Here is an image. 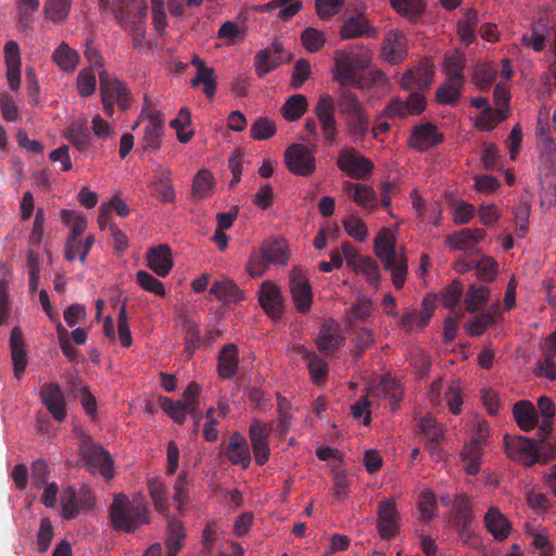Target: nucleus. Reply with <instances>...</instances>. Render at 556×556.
<instances>
[{
  "instance_id": "obj_15",
  "label": "nucleus",
  "mask_w": 556,
  "mask_h": 556,
  "mask_svg": "<svg viewBox=\"0 0 556 556\" xmlns=\"http://www.w3.org/2000/svg\"><path fill=\"white\" fill-rule=\"evenodd\" d=\"M146 116L148 124L143 128V137L140 141L144 152H156L161 149L162 137L164 134V118L160 111H151L146 114L141 113V117Z\"/></svg>"
},
{
  "instance_id": "obj_2",
  "label": "nucleus",
  "mask_w": 556,
  "mask_h": 556,
  "mask_svg": "<svg viewBox=\"0 0 556 556\" xmlns=\"http://www.w3.org/2000/svg\"><path fill=\"white\" fill-rule=\"evenodd\" d=\"M372 56V51L363 45H354L336 51L333 80L340 85V88L356 86L359 78L357 71L368 68Z\"/></svg>"
},
{
  "instance_id": "obj_49",
  "label": "nucleus",
  "mask_w": 556,
  "mask_h": 556,
  "mask_svg": "<svg viewBox=\"0 0 556 556\" xmlns=\"http://www.w3.org/2000/svg\"><path fill=\"white\" fill-rule=\"evenodd\" d=\"M353 270L357 274L363 275L367 282L372 286L376 290L379 289L380 283V270L377 262L370 256H364L353 267Z\"/></svg>"
},
{
  "instance_id": "obj_60",
  "label": "nucleus",
  "mask_w": 556,
  "mask_h": 556,
  "mask_svg": "<svg viewBox=\"0 0 556 556\" xmlns=\"http://www.w3.org/2000/svg\"><path fill=\"white\" fill-rule=\"evenodd\" d=\"M277 131L274 121L268 117H257L250 128V136L254 140H267L271 138Z\"/></svg>"
},
{
  "instance_id": "obj_43",
  "label": "nucleus",
  "mask_w": 556,
  "mask_h": 556,
  "mask_svg": "<svg viewBox=\"0 0 556 556\" xmlns=\"http://www.w3.org/2000/svg\"><path fill=\"white\" fill-rule=\"evenodd\" d=\"M479 16L476 9H468L464 13V18L457 23V35L460 40L469 46L476 40V28L479 24Z\"/></svg>"
},
{
  "instance_id": "obj_38",
  "label": "nucleus",
  "mask_w": 556,
  "mask_h": 556,
  "mask_svg": "<svg viewBox=\"0 0 556 556\" xmlns=\"http://www.w3.org/2000/svg\"><path fill=\"white\" fill-rule=\"evenodd\" d=\"M147 488L154 509L164 517H169L166 485L159 478H150L147 481Z\"/></svg>"
},
{
  "instance_id": "obj_20",
  "label": "nucleus",
  "mask_w": 556,
  "mask_h": 556,
  "mask_svg": "<svg viewBox=\"0 0 556 556\" xmlns=\"http://www.w3.org/2000/svg\"><path fill=\"white\" fill-rule=\"evenodd\" d=\"M345 342L341 334L340 327L332 319L325 321L315 340L318 351L325 355H332Z\"/></svg>"
},
{
  "instance_id": "obj_8",
  "label": "nucleus",
  "mask_w": 556,
  "mask_h": 556,
  "mask_svg": "<svg viewBox=\"0 0 556 556\" xmlns=\"http://www.w3.org/2000/svg\"><path fill=\"white\" fill-rule=\"evenodd\" d=\"M338 168L352 179L364 180L371 176L374 163L354 148L342 149L337 159Z\"/></svg>"
},
{
  "instance_id": "obj_23",
  "label": "nucleus",
  "mask_w": 556,
  "mask_h": 556,
  "mask_svg": "<svg viewBox=\"0 0 556 556\" xmlns=\"http://www.w3.org/2000/svg\"><path fill=\"white\" fill-rule=\"evenodd\" d=\"M144 0H113L111 11L119 25H126L132 20L144 18L147 14Z\"/></svg>"
},
{
  "instance_id": "obj_40",
  "label": "nucleus",
  "mask_w": 556,
  "mask_h": 556,
  "mask_svg": "<svg viewBox=\"0 0 556 556\" xmlns=\"http://www.w3.org/2000/svg\"><path fill=\"white\" fill-rule=\"evenodd\" d=\"M215 179L208 169H200L193 178L191 198L195 201L203 200L212 195Z\"/></svg>"
},
{
  "instance_id": "obj_57",
  "label": "nucleus",
  "mask_w": 556,
  "mask_h": 556,
  "mask_svg": "<svg viewBox=\"0 0 556 556\" xmlns=\"http://www.w3.org/2000/svg\"><path fill=\"white\" fill-rule=\"evenodd\" d=\"M199 394L200 386L195 382H191L182 394V403L189 408V415L194 419V431H198L201 420V415L199 414Z\"/></svg>"
},
{
  "instance_id": "obj_30",
  "label": "nucleus",
  "mask_w": 556,
  "mask_h": 556,
  "mask_svg": "<svg viewBox=\"0 0 556 556\" xmlns=\"http://www.w3.org/2000/svg\"><path fill=\"white\" fill-rule=\"evenodd\" d=\"M148 266L160 277H166L173 268L172 250L168 244H160L147 253Z\"/></svg>"
},
{
  "instance_id": "obj_6",
  "label": "nucleus",
  "mask_w": 556,
  "mask_h": 556,
  "mask_svg": "<svg viewBox=\"0 0 556 556\" xmlns=\"http://www.w3.org/2000/svg\"><path fill=\"white\" fill-rule=\"evenodd\" d=\"M79 456L85 467L92 473L99 472L106 480L114 477V462L110 453L89 438L79 445Z\"/></svg>"
},
{
  "instance_id": "obj_54",
  "label": "nucleus",
  "mask_w": 556,
  "mask_h": 556,
  "mask_svg": "<svg viewBox=\"0 0 556 556\" xmlns=\"http://www.w3.org/2000/svg\"><path fill=\"white\" fill-rule=\"evenodd\" d=\"M73 0H46L45 14L46 17L53 23H60L66 20L71 12Z\"/></svg>"
},
{
  "instance_id": "obj_24",
  "label": "nucleus",
  "mask_w": 556,
  "mask_h": 556,
  "mask_svg": "<svg viewBox=\"0 0 556 556\" xmlns=\"http://www.w3.org/2000/svg\"><path fill=\"white\" fill-rule=\"evenodd\" d=\"M343 190L357 206L369 212L378 208L377 193L372 187L365 184L344 181Z\"/></svg>"
},
{
  "instance_id": "obj_16",
  "label": "nucleus",
  "mask_w": 556,
  "mask_h": 556,
  "mask_svg": "<svg viewBox=\"0 0 556 556\" xmlns=\"http://www.w3.org/2000/svg\"><path fill=\"white\" fill-rule=\"evenodd\" d=\"M257 296L260 305L265 313L274 320L280 319L285 300L278 286L271 280L263 281Z\"/></svg>"
},
{
  "instance_id": "obj_33",
  "label": "nucleus",
  "mask_w": 556,
  "mask_h": 556,
  "mask_svg": "<svg viewBox=\"0 0 556 556\" xmlns=\"http://www.w3.org/2000/svg\"><path fill=\"white\" fill-rule=\"evenodd\" d=\"M466 64L467 58L459 50L446 52L443 58L445 79L465 83L464 70Z\"/></svg>"
},
{
  "instance_id": "obj_58",
  "label": "nucleus",
  "mask_w": 556,
  "mask_h": 556,
  "mask_svg": "<svg viewBox=\"0 0 556 556\" xmlns=\"http://www.w3.org/2000/svg\"><path fill=\"white\" fill-rule=\"evenodd\" d=\"M87 228V220L83 215L75 217V220L72 223V230L67 237L65 244V258L70 262H73L76 258V252L74 251V247L76 244V239L85 232Z\"/></svg>"
},
{
  "instance_id": "obj_47",
  "label": "nucleus",
  "mask_w": 556,
  "mask_h": 556,
  "mask_svg": "<svg viewBox=\"0 0 556 556\" xmlns=\"http://www.w3.org/2000/svg\"><path fill=\"white\" fill-rule=\"evenodd\" d=\"M184 351L182 356L190 359L201 346V334L198 325L192 320L184 321Z\"/></svg>"
},
{
  "instance_id": "obj_4",
  "label": "nucleus",
  "mask_w": 556,
  "mask_h": 556,
  "mask_svg": "<svg viewBox=\"0 0 556 556\" xmlns=\"http://www.w3.org/2000/svg\"><path fill=\"white\" fill-rule=\"evenodd\" d=\"M337 105L341 115L345 116L348 132L354 140L363 141L369 131V115L356 93L348 88L337 91Z\"/></svg>"
},
{
  "instance_id": "obj_42",
  "label": "nucleus",
  "mask_w": 556,
  "mask_h": 556,
  "mask_svg": "<svg viewBox=\"0 0 556 556\" xmlns=\"http://www.w3.org/2000/svg\"><path fill=\"white\" fill-rule=\"evenodd\" d=\"M464 87L465 83L445 79L437 89V102L443 105H456L459 102Z\"/></svg>"
},
{
  "instance_id": "obj_32",
  "label": "nucleus",
  "mask_w": 556,
  "mask_h": 556,
  "mask_svg": "<svg viewBox=\"0 0 556 556\" xmlns=\"http://www.w3.org/2000/svg\"><path fill=\"white\" fill-rule=\"evenodd\" d=\"M434 72L430 66H419L408 70L401 79V86L405 90L425 89L433 81Z\"/></svg>"
},
{
  "instance_id": "obj_61",
  "label": "nucleus",
  "mask_w": 556,
  "mask_h": 556,
  "mask_svg": "<svg viewBox=\"0 0 556 556\" xmlns=\"http://www.w3.org/2000/svg\"><path fill=\"white\" fill-rule=\"evenodd\" d=\"M122 26L129 31L132 39V48L135 50H143L148 47V42L146 40L144 18L132 20L128 24Z\"/></svg>"
},
{
  "instance_id": "obj_35",
  "label": "nucleus",
  "mask_w": 556,
  "mask_h": 556,
  "mask_svg": "<svg viewBox=\"0 0 556 556\" xmlns=\"http://www.w3.org/2000/svg\"><path fill=\"white\" fill-rule=\"evenodd\" d=\"M370 394L377 397L390 399L392 410H395L403 396V389L394 378L383 377L379 383L370 390Z\"/></svg>"
},
{
  "instance_id": "obj_22",
  "label": "nucleus",
  "mask_w": 556,
  "mask_h": 556,
  "mask_svg": "<svg viewBox=\"0 0 556 556\" xmlns=\"http://www.w3.org/2000/svg\"><path fill=\"white\" fill-rule=\"evenodd\" d=\"M483 523L494 541L503 542L509 538L513 525L495 506H491L483 517Z\"/></svg>"
},
{
  "instance_id": "obj_26",
  "label": "nucleus",
  "mask_w": 556,
  "mask_h": 556,
  "mask_svg": "<svg viewBox=\"0 0 556 556\" xmlns=\"http://www.w3.org/2000/svg\"><path fill=\"white\" fill-rule=\"evenodd\" d=\"M485 236L486 231L482 228H462L448 235L445 242L452 250L465 251L483 241Z\"/></svg>"
},
{
  "instance_id": "obj_29",
  "label": "nucleus",
  "mask_w": 556,
  "mask_h": 556,
  "mask_svg": "<svg viewBox=\"0 0 556 556\" xmlns=\"http://www.w3.org/2000/svg\"><path fill=\"white\" fill-rule=\"evenodd\" d=\"M153 189L152 195L162 203H174L176 193L173 187V173L169 168L160 167L156 169V176L150 184Z\"/></svg>"
},
{
  "instance_id": "obj_1",
  "label": "nucleus",
  "mask_w": 556,
  "mask_h": 556,
  "mask_svg": "<svg viewBox=\"0 0 556 556\" xmlns=\"http://www.w3.org/2000/svg\"><path fill=\"white\" fill-rule=\"evenodd\" d=\"M109 510L114 530L131 533L150 523V509L140 493L135 494L132 498L122 493L115 495Z\"/></svg>"
},
{
  "instance_id": "obj_25",
  "label": "nucleus",
  "mask_w": 556,
  "mask_h": 556,
  "mask_svg": "<svg viewBox=\"0 0 556 556\" xmlns=\"http://www.w3.org/2000/svg\"><path fill=\"white\" fill-rule=\"evenodd\" d=\"M191 64L197 68L195 76L191 78L190 86L197 88L203 85V92L208 100H212L216 92V76L213 67H207L205 62L198 55H193Z\"/></svg>"
},
{
  "instance_id": "obj_37",
  "label": "nucleus",
  "mask_w": 556,
  "mask_h": 556,
  "mask_svg": "<svg viewBox=\"0 0 556 556\" xmlns=\"http://www.w3.org/2000/svg\"><path fill=\"white\" fill-rule=\"evenodd\" d=\"M514 418L518 427L523 431H530L539 422V416L535 407L529 401H519L513 408Z\"/></svg>"
},
{
  "instance_id": "obj_5",
  "label": "nucleus",
  "mask_w": 556,
  "mask_h": 556,
  "mask_svg": "<svg viewBox=\"0 0 556 556\" xmlns=\"http://www.w3.org/2000/svg\"><path fill=\"white\" fill-rule=\"evenodd\" d=\"M99 78L104 113L112 116L115 102L122 111L127 110L131 103V94L126 84L117 78H110L105 72H100Z\"/></svg>"
},
{
  "instance_id": "obj_48",
  "label": "nucleus",
  "mask_w": 556,
  "mask_h": 556,
  "mask_svg": "<svg viewBox=\"0 0 556 556\" xmlns=\"http://www.w3.org/2000/svg\"><path fill=\"white\" fill-rule=\"evenodd\" d=\"M490 299V289L486 286L470 285L465 295L466 309L475 313L481 309Z\"/></svg>"
},
{
  "instance_id": "obj_51",
  "label": "nucleus",
  "mask_w": 556,
  "mask_h": 556,
  "mask_svg": "<svg viewBox=\"0 0 556 556\" xmlns=\"http://www.w3.org/2000/svg\"><path fill=\"white\" fill-rule=\"evenodd\" d=\"M538 147L540 149V161L546 168H553L556 163V144L546 136L543 129L538 130Z\"/></svg>"
},
{
  "instance_id": "obj_12",
  "label": "nucleus",
  "mask_w": 556,
  "mask_h": 556,
  "mask_svg": "<svg viewBox=\"0 0 556 556\" xmlns=\"http://www.w3.org/2000/svg\"><path fill=\"white\" fill-rule=\"evenodd\" d=\"M273 430V426L264 424L258 419H253L249 427V438L252 444L255 463L263 466L269 458V441L268 437Z\"/></svg>"
},
{
  "instance_id": "obj_7",
  "label": "nucleus",
  "mask_w": 556,
  "mask_h": 556,
  "mask_svg": "<svg viewBox=\"0 0 556 556\" xmlns=\"http://www.w3.org/2000/svg\"><path fill=\"white\" fill-rule=\"evenodd\" d=\"M283 162L290 173L309 177L316 170V157L313 149L301 143H292L283 153Z\"/></svg>"
},
{
  "instance_id": "obj_21",
  "label": "nucleus",
  "mask_w": 556,
  "mask_h": 556,
  "mask_svg": "<svg viewBox=\"0 0 556 556\" xmlns=\"http://www.w3.org/2000/svg\"><path fill=\"white\" fill-rule=\"evenodd\" d=\"M339 35L341 39L349 40L361 37H376L377 30L363 13H357L343 22Z\"/></svg>"
},
{
  "instance_id": "obj_28",
  "label": "nucleus",
  "mask_w": 556,
  "mask_h": 556,
  "mask_svg": "<svg viewBox=\"0 0 556 556\" xmlns=\"http://www.w3.org/2000/svg\"><path fill=\"white\" fill-rule=\"evenodd\" d=\"M225 455L232 465L247 469L251 464V453L247 439L239 432H233L229 439Z\"/></svg>"
},
{
  "instance_id": "obj_31",
  "label": "nucleus",
  "mask_w": 556,
  "mask_h": 556,
  "mask_svg": "<svg viewBox=\"0 0 556 556\" xmlns=\"http://www.w3.org/2000/svg\"><path fill=\"white\" fill-rule=\"evenodd\" d=\"M10 350L13 362V371L16 379H20L27 366V353L22 329L14 327L10 336Z\"/></svg>"
},
{
  "instance_id": "obj_10",
  "label": "nucleus",
  "mask_w": 556,
  "mask_h": 556,
  "mask_svg": "<svg viewBox=\"0 0 556 556\" xmlns=\"http://www.w3.org/2000/svg\"><path fill=\"white\" fill-rule=\"evenodd\" d=\"M505 451L509 458L531 467L539 462V453L534 441L525 437L504 438Z\"/></svg>"
},
{
  "instance_id": "obj_55",
  "label": "nucleus",
  "mask_w": 556,
  "mask_h": 556,
  "mask_svg": "<svg viewBox=\"0 0 556 556\" xmlns=\"http://www.w3.org/2000/svg\"><path fill=\"white\" fill-rule=\"evenodd\" d=\"M269 264L286 265L289 260L288 244L285 240H276L261 247Z\"/></svg>"
},
{
  "instance_id": "obj_11",
  "label": "nucleus",
  "mask_w": 556,
  "mask_h": 556,
  "mask_svg": "<svg viewBox=\"0 0 556 556\" xmlns=\"http://www.w3.org/2000/svg\"><path fill=\"white\" fill-rule=\"evenodd\" d=\"M378 521L377 529L379 535L389 540L394 538L399 532L400 513L396 507L395 500L389 497L378 503Z\"/></svg>"
},
{
  "instance_id": "obj_46",
  "label": "nucleus",
  "mask_w": 556,
  "mask_h": 556,
  "mask_svg": "<svg viewBox=\"0 0 556 556\" xmlns=\"http://www.w3.org/2000/svg\"><path fill=\"white\" fill-rule=\"evenodd\" d=\"M350 330L354 333V343L355 346L352 350L353 357L358 359L363 356L364 352L374 345V334L372 331L366 327H362L359 325L348 326Z\"/></svg>"
},
{
  "instance_id": "obj_39",
  "label": "nucleus",
  "mask_w": 556,
  "mask_h": 556,
  "mask_svg": "<svg viewBox=\"0 0 556 556\" xmlns=\"http://www.w3.org/2000/svg\"><path fill=\"white\" fill-rule=\"evenodd\" d=\"M54 63L66 73L75 72L79 63V54L72 49L66 42H61L52 54Z\"/></svg>"
},
{
  "instance_id": "obj_14",
  "label": "nucleus",
  "mask_w": 556,
  "mask_h": 556,
  "mask_svg": "<svg viewBox=\"0 0 556 556\" xmlns=\"http://www.w3.org/2000/svg\"><path fill=\"white\" fill-rule=\"evenodd\" d=\"M426 109V98L417 92H413L407 101L400 98L391 100L380 116L388 118H406L409 115H419Z\"/></svg>"
},
{
  "instance_id": "obj_41",
  "label": "nucleus",
  "mask_w": 556,
  "mask_h": 556,
  "mask_svg": "<svg viewBox=\"0 0 556 556\" xmlns=\"http://www.w3.org/2000/svg\"><path fill=\"white\" fill-rule=\"evenodd\" d=\"M308 102L301 93L290 96L280 109L282 117L288 122L300 119L307 111Z\"/></svg>"
},
{
  "instance_id": "obj_50",
  "label": "nucleus",
  "mask_w": 556,
  "mask_h": 556,
  "mask_svg": "<svg viewBox=\"0 0 556 556\" xmlns=\"http://www.w3.org/2000/svg\"><path fill=\"white\" fill-rule=\"evenodd\" d=\"M372 312V301L368 296H358L346 316L348 326L359 325V321L370 317Z\"/></svg>"
},
{
  "instance_id": "obj_56",
  "label": "nucleus",
  "mask_w": 556,
  "mask_h": 556,
  "mask_svg": "<svg viewBox=\"0 0 556 556\" xmlns=\"http://www.w3.org/2000/svg\"><path fill=\"white\" fill-rule=\"evenodd\" d=\"M277 412L279 417L277 421L271 426L276 432H278L280 435H285L289 431L290 422L292 419L291 404L280 394L277 395Z\"/></svg>"
},
{
  "instance_id": "obj_19",
  "label": "nucleus",
  "mask_w": 556,
  "mask_h": 556,
  "mask_svg": "<svg viewBox=\"0 0 556 556\" xmlns=\"http://www.w3.org/2000/svg\"><path fill=\"white\" fill-rule=\"evenodd\" d=\"M39 396L46 408L56 421L62 422L65 420L66 402L59 384L45 383L40 388Z\"/></svg>"
},
{
  "instance_id": "obj_62",
  "label": "nucleus",
  "mask_w": 556,
  "mask_h": 556,
  "mask_svg": "<svg viewBox=\"0 0 556 556\" xmlns=\"http://www.w3.org/2000/svg\"><path fill=\"white\" fill-rule=\"evenodd\" d=\"M162 409L177 424L182 425L186 421V415L189 408L181 401H173L168 397L160 399Z\"/></svg>"
},
{
  "instance_id": "obj_27",
  "label": "nucleus",
  "mask_w": 556,
  "mask_h": 556,
  "mask_svg": "<svg viewBox=\"0 0 556 556\" xmlns=\"http://www.w3.org/2000/svg\"><path fill=\"white\" fill-rule=\"evenodd\" d=\"M239 368V350L233 343L222 346L217 356V374L220 379H232Z\"/></svg>"
},
{
  "instance_id": "obj_53",
  "label": "nucleus",
  "mask_w": 556,
  "mask_h": 556,
  "mask_svg": "<svg viewBox=\"0 0 556 556\" xmlns=\"http://www.w3.org/2000/svg\"><path fill=\"white\" fill-rule=\"evenodd\" d=\"M482 454V447L469 443L464 445L460 455L464 462V470L468 475L475 476L479 472Z\"/></svg>"
},
{
  "instance_id": "obj_17",
  "label": "nucleus",
  "mask_w": 556,
  "mask_h": 556,
  "mask_svg": "<svg viewBox=\"0 0 556 556\" xmlns=\"http://www.w3.org/2000/svg\"><path fill=\"white\" fill-rule=\"evenodd\" d=\"M315 114L321 126L324 138L329 144L336 141L337 136V121L334 118V104L333 99L330 94L324 93L319 96Z\"/></svg>"
},
{
  "instance_id": "obj_63",
  "label": "nucleus",
  "mask_w": 556,
  "mask_h": 556,
  "mask_svg": "<svg viewBox=\"0 0 556 556\" xmlns=\"http://www.w3.org/2000/svg\"><path fill=\"white\" fill-rule=\"evenodd\" d=\"M346 233L354 240L363 242L368 237L367 226L362 218L351 215L342 222Z\"/></svg>"
},
{
  "instance_id": "obj_52",
  "label": "nucleus",
  "mask_w": 556,
  "mask_h": 556,
  "mask_svg": "<svg viewBox=\"0 0 556 556\" xmlns=\"http://www.w3.org/2000/svg\"><path fill=\"white\" fill-rule=\"evenodd\" d=\"M496 67L491 63H478L472 70V84L481 90H488L496 77Z\"/></svg>"
},
{
  "instance_id": "obj_64",
  "label": "nucleus",
  "mask_w": 556,
  "mask_h": 556,
  "mask_svg": "<svg viewBox=\"0 0 556 556\" xmlns=\"http://www.w3.org/2000/svg\"><path fill=\"white\" fill-rule=\"evenodd\" d=\"M268 258L262 248L251 253L247 263V271L251 277H261L268 268Z\"/></svg>"
},
{
  "instance_id": "obj_45",
  "label": "nucleus",
  "mask_w": 556,
  "mask_h": 556,
  "mask_svg": "<svg viewBox=\"0 0 556 556\" xmlns=\"http://www.w3.org/2000/svg\"><path fill=\"white\" fill-rule=\"evenodd\" d=\"M65 138L78 150L89 149L91 140L89 131L83 122H73L65 131Z\"/></svg>"
},
{
  "instance_id": "obj_59",
  "label": "nucleus",
  "mask_w": 556,
  "mask_h": 556,
  "mask_svg": "<svg viewBox=\"0 0 556 556\" xmlns=\"http://www.w3.org/2000/svg\"><path fill=\"white\" fill-rule=\"evenodd\" d=\"M61 516L65 520L74 519L81 510L74 488H66L61 494Z\"/></svg>"
},
{
  "instance_id": "obj_36",
  "label": "nucleus",
  "mask_w": 556,
  "mask_h": 556,
  "mask_svg": "<svg viewBox=\"0 0 556 556\" xmlns=\"http://www.w3.org/2000/svg\"><path fill=\"white\" fill-rule=\"evenodd\" d=\"M210 293L225 304L238 303L243 299L242 291L230 279L215 281L210 289Z\"/></svg>"
},
{
  "instance_id": "obj_3",
  "label": "nucleus",
  "mask_w": 556,
  "mask_h": 556,
  "mask_svg": "<svg viewBox=\"0 0 556 556\" xmlns=\"http://www.w3.org/2000/svg\"><path fill=\"white\" fill-rule=\"evenodd\" d=\"M374 250L376 256L390 270L395 289L401 290L405 283L408 265L402 252L396 251V239L389 228H382L375 238Z\"/></svg>"
},
{
  "instance_id": "obj_9",
  "label": "nucleus",
  "mask_w": 556,
  "mask_h": 556,
  "mask_svg": "<svg viewBox=\"0 0 556 556\" xmlns=\"http://www.w3.org/2000/svg\"><path fill=\"white\" fill-rule=\"evenodd\" d=\"M289 289L296 311L302 314L308 313L313 303V292L307 275L302 267L291 269Z\"/></svg>"
},
{
  "instance_id": "obj_18",
  "label": "nucleus",
  "mask_w": 556,
  "mask_h": 556,
  "mask_svg": "<svg viewBox=\"0 0 556 556\" xmlns=\"http://www.w3.org/2000/svg\"><path fill=\"white\" fill-rule=\"evenodd\" d=\"M443 140V134L439 132L438 127L434 124L425 123L413 128L408 146L412 149L425 152L439 146Z\"/></svg>"
},
{
  "instance_id": "obj_34",
  "label": "nucleus",
  "mask_w": 556,
  "mask_h": 556,
  "mask_svg": "<svg viewBox=\"0 0 556 556\" xmlns=\"http://www.w3.org/2000/svg\"><path fill=\"white\" fill-rule=\"evenodd\" d=\"M166 528V556H177L184 546L186 532L182 522L174 517H167Z\"/></svg>"
},
{
  "instance_id": "obj_13",
  "label": "nucleus",
  "mask_w": 556,
  "mask_h": 556,
  "mask_svg": "<svg viewBox=\"0 0 556 556\" xmlns=\"http://www.w3.org/2000/svg\"><path fill=\"white\" fill-rule=\"evenodd\" d=\"M381 58L390 64H399L408 55V40L399 29L389 30L382 40Z\"/></svg>"
},
{
  "instance_id": "obj_44",
  "label": "nucleus",
  "mask_w": 556,
  "mask_h": 556,
  "mask_svg": "<svg viewBox=\"0 0 556 556\" xmlns=\"http://www.w3.org/2000/svg\"><path fill=\"white\" fill-rule=\"evenodd\" d=\"M498 317H501L498 304L492 305L486 313L477 315L467 324V331L472 337H480L489 326L496 321Z\"/></svg>"
}]
</instances>
